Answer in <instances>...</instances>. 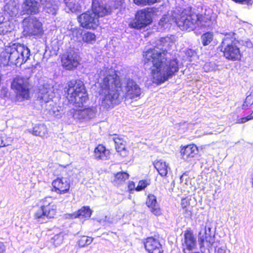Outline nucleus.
Here are the masks:
<instances>
[{
    "label": "nucleus",
    "mask_w": 253,
    "mask_h": 253,
    "mask_svg": "<svg viewBox=\"0 0 253 253\" xmlns=\"http://www.w3.org/2000/svg\"><path fill=\"white\" fill-rule=\"evenodd\" d=\"M245 46L249 48H251L253 46V44L250 40H248L245 43Z\"/></svg>",
    "instance_id": "49530a36"
},
{
    "label": "nucleus",
    "mask_w": 253,
    "mask_h": 253,
    "mask_svg": "<svg viewBox=\"0 0 253 253\" xmlns=\"http://www.w3.org/2000/svg\"><path fill=\"white\" fill-rule=\"evenodd\" d=\"M125 90L126 96L131 99L139 97L141 93L139 85L130 79H128L126 82Z\"/></svg>",
    "instance_id": "a211bd4d"
},
{
    "label": "nucleus",
    "mask_w": 253,
    "mask_h": 253,
    "mask_svg": "<svg viewBox=\"0 0 253 253\" xmlns=\"http://www.w3.org/2000/svg\"><path fill=\"white\" fill-rule=\"evenodd\" d=\"M216 253H226V250L223 248H219L216 251Z\"/></svg>",
    "instance_id": "09e8293b"
},
{
    "label": "nucleus",
    "mask_w": 253,
    "mask_h": 253,
    "mask_svg": "<svg viewBox=\"0 0 253 253\" xmlns=\"http://www.w3.org/2000/svg\"><path fill=\"white\" fill-rule=\"evenodd\" d=\"M11 5L10 4H7L6 6V8L8 9V10L10 9V7H11Z\"/></svg>",
    "instance_id": "864d4df0"
},
{
    "label": "nucleus",
    "mask_w": 253,
    "mask_h": 253,
    "mask_svg": "<svg viewBox=\"0 0 253 253\" xmlns=\"http://www.w3.org/2000/svg\"><path fill=\"white\" fill-rule=\"evenodd\" d=\"M30 55V50L27 46L22 44H14L5 49L3 64L21 66L27 61Z\"/></svg>",
    "instance_id": "39448f33"
},
{
    "label": "nucleus",
    "mask_w": 253,
    "mask_h": 253,
    "mask_svg": "<svg viewBox=\"0 0 253 253\" xmlns=\"http://www.w3.org/2000/svg\"><path fill=\"white\" fill-rule=\"evenodd\" d=\"M65 3L67 4V6L69 7L71 11L75 12L79 10V5L78 3L76 4L75 3H73V2L68 3L66 1H65Z\"/></svg>",
    "instance_id": "ea45409f"
},
{
    "label": "nucleus",
    "mask_w": 253,
    "mask_h": 253,
    "mask_svg": "<svg viewBox=\"0 0 253 253\" xmlns=\"http://www.w3.org/2000/svg\"><path fill=\"white\" fill-rule=\"evenodd\" d=\"M180 153L184 160L189 161L198 154V149L196 145L190 144L183 147Z\"/></svg>",
    "instance_id": "4be33fe9"
},
{
    "label": "nucleus",
    "mask_w": 253,
    "mask_h": 253,
    "mask_svg": "<svg viewBox=\"0 0 253 253\" xmlns=\"http://www.w3.org/2000/svg\"><path fill=\"white\" fill-rule=\"evenodd\" d=\"M67 98L76 107L82 108L88 100V94L84 83L80 80L70 81L68 84Z\"/></svg>",
    "instance_id": "20e7f679"
},
{
    "label": "nucleus",
    "mask_w": 253,
    "mask_h": 253,
    "mask_svg": "<svg viewBox=\"0 0 253 253\" xmlns=\"http://www.w3.org/2000/svg\"><path fill=\"white\" fill-rule=\"evenodd\" d=\"M101 104L106 108L113 107L120 102L121 84L119 77L112 68L103 67L99 73Z\"/></svg>",
    "instance_id": "f03ea898"
},
{
    "label": "nucleus",
    "mask_w": 253,
    "mask_h": 253,
    "mask_svg": "<svg viewBox=\"0 0 253 253\" xmlns=\"http://www.w3.org/2000/svg\"><path fill=\"white\" fill-rule=\"evenodd\" d=\"M91 214V211L88 207H83L77 212L70 214L72 218H79L80 219L89 218Z\"/></svg>",
    "instance_id": "a878e982"
},
{
    "label": "nucleus",
    "mask_w": 253,
    "mask_h": 253,
    "mask_svg": "<svg viewBox=\"0 0 253 253\" xmlns=\"http://www.w3.org/2000/svg\"><path fill=\"white\" fill-rule=\"evenodd\" d=\"M197 247V239L191 230L184 231L181 239V248L183 253H190L191 251L196 249Z\"/></svg>",
    "instance_id": "ddd939ff"
},
{
    "label": "nucleus",
    "mask_w": 253,
    "mask_h": 253,
    "mask_svg": "<svg viewBox=\"0 0 253 253\" xmlns=\"http://www.w3.org/2000/svg\"><path fill=\"white\" fill-rule=\"evenodd\" d=\"M151 22L150 12L146 10H142L137 12L135 19L130 22L129 26L132 28L140 29L150 24Z\"/></svg>",
    "instance_id": "9b49d317"
},
{
    "label": "nucleus",
    "mask_w": 253,
    "mask_h": 253,
    "mask_svg": "<svg viewBox=\"0 0 253 253\" xmlns=\"http://www.w3.org/2000/svg\"><path fill=\"white\" fill-rule=\"evenodd\" d=\"M194 54H195V52L192 50H189L187 51V54L188 55V56H192L194 55Z\"/></svg>",
    "instance_id": "3c124183"
},
{
    "label": "nucleus",
    "mask_w": 253,
    "mask_h": 253,
    "mask_svg": "<svg viewBox=\"0 0 253 253\" xmlns=\"http://www.w3.org/2000/svg\"><path fill=\"white\" fill-rule=\"evenodd\" d=\"M11 87L19 99H27L29 97V79L17 77L13 81Z\"/></svg>",
    "instance_id": "1a4fd4ad"
},
{
    "label": "nucleus",
    "mask_w": 253,
    "mask_h": 253,
    "mask_svg": "<svg viewBox=\"0 0 253 253\" xmlns=\"http://www.w3.org/2000/svg\"><path fill=\"white\" fill-rule=\"evenodd\" d=\"M5 246L2 242H0V253H5Z\"/></svg>",
    "instance_id": "c03bdc74"
},
{
    "label": "nucleus",
    "mask_w": 253,
    "mask_h": 253,
    "mask_svg": "<svg viewBox=\"0 0 253 253\" xmlns=\"http://www.w3.org/2000/svg\"><path fill=\"white\" fill-rule=\"evenodd\" d=\"M216 17V13L210 8L206 9L204 14H199L187 7L182 11L176 23L181 30L190 31L197 27L210 26L215 22Z\"/></svg>",
    "instance_id": "7ed1b4c3"
},
{
    "label": "nucleus",
    "mask_w": 253,
    "mask_h": 253,
    "mask_svg": "<svg viewBox=\"0 0 253 253\" xmlns=\"http://www.w3.org/2000/svg\"><path fill=\"white\" fill-rule=\"evenodd\" d=\"M173 44L169 37L162 38L158 41L157 46L144 52L145 62H151L153 64L151 74L155 83H164L178 71L177 59L169 58L167 52Z\"/></svg>",
    "instance_id": "f257e3e1"
},
{
    "label": "nucleus",
    "mask_w": 253,
    "mask_h": 253,
    "mask_svg": "<svg viewBox=\"0 0 253 253\" xmlns=\"http://www.w3.org/2000/svg\"><path fill=\"white\" fill-rule=\"evenodd\" d=\"M13 138L7 137L6 135H0V147H5L11 145L13 142Z\"/></svg>",
    "instance_id": "72a5a7b5"
},
{
    "label": "nucleus",
    "mask_w": 253,
    "mask_h": 253,
    "mask_svg": "<svg viewBox=\"0 0 253 253\" xmlns=\"http://www.w3.org/2000/svg\"><path fill=\"white\" fill-rule=\"evenodd\" d=\"M63 241V236L62 234H59L55 235L51 239V242L55 246H58L61 245Z\"/></svg>",
    "instance_id": "f704fd0d"
},
{
    "label": "nucleus",
    "mask_w": 253,
    "mask_h": 253,
    "mask_svg": "<svg viewBox=\"0 0 253 253\" xmlns=\"http://www.w3.org/2000/svg\"><path fill=\"white\" fill-rule=\"evenodd\" d=\"M238 44V41L236 40L234 33H226L221 45V51L223 52L224 56L233 61L239 60L241 58V54Z\"/></svg>",
    "instance_id": "423d86ee"
},
{
    "label": "nucleus",
    "mask_w": 253,
    "mask_h": 253,
    "mask_svg": "<svg viewBox=\"0 0 253 253\" xmlns=\"http://www.w3.org/2000/svg\"><path fill=\"white\" fill-rule=\"evenodd\" d=\"M93 238L87 236H82L78 241V245L80 248L84 247L90 245L93 241Z\"/></svg>",
    "instance_id": "7c9ffc66"
},
{
    "label": "nucleus",
    "mask_w": 253,
    "mask_h": 253,
    "mask_svg": "<svg viewBox=\"0 0 253 253\" xmlns=\"http://www.w3.org/2000/svg\"><path fill=\"white\" fill-rule=\"evenodd\" d=\"M52 191L57 194H63L67 193L70 188V182L67 177H57L52 182Z\"/></svg>",
    "instance_id": "2eb2a0df"
},
{
    "label": "nucleus",
    "mask_w": 253,
    "mask_h": 253,
    "mask_svg": "<svg viewBox=\"0 0 253 253\" xmlns=\"http://www.w3.org/2000/svg\"><path fill=\"white\" fill-rule=\"evenodd\" d=\"M39 97L44 102H48L55 96L54 89L52 84L45 83L39 88Z\"/></svg>",
    "instance_id": "f3484780"
},
{
    "label": "nucleus",
    "mask_w": 253,
    "mask_h": 253,
    "mask_svg": "<svg viewBox=\"0 0 253 253\" xmlns=\"http://www.w3.org/2000/svg\"><path fill=\"white\" fill-rule=\"evenodd\" d=\"M128 174L125 172H118L115 176L113 179V183L116 186H119L124 182L128 179Z\"/></svg>",
    "instance_id": "c85d7f7f"
},
{
    "label": "nucleus",
    "mask_w": 253,
    "mask_h": 253,
    "mask_svg": "<svg viewBox=\"0 0 253 253\" xmlns=\"http://www.w3.org/2000/svg\"><path fill=\"white\" fill-rule=\"evenodd\" d=\"M158 0H133L134 2L137 5L150 4L156 2Z\"/></svg>",
    "instance_id": "4c0bfd02"
},
{
    "label": "nucleus",
    "mask_w": 253,
    "mask_h": 253,
    "mask_svg": "<svg viewBox=\"0 0 253 253\" xmlns=\"http://www.w3.org/2000/svg\"><path fill=\"white\" fill-rule=\"evenodd\" d=\"M97 17H103L109 14L111 11L105 0H92V10Z\"/></svg>",
    "instance_id": "dca6fc26"
},
{
    "label": "nucleus",
    "mask_w": 253,
    "mask_h": 253,
    "mask_svg": "<svg viewBox=\"0 0 253 253\" xmlns=\"http://www.w3.org/2000/svg\"><path fill=\"white\" fill-rule=\"evenodd\" d=\"M112 139L115 143L116 149L120 155L123 157L126 156L127 152L126 149L125 141L116 135L113 136Z\"/></svg>",
    "instance_id": "393cba45"
},
{
    "label": "nucleus",
    "mask_w": 253,
    "mask_h": 253,
    "mask_svg": "<svg viewBox=\"0 0 253 253\" xmlns=\"http://www.w3.org/2000/svg\"><path fill=\"white\" fill-rule=\"evenodd\" d=\"M253 107V91L248 95L243 105L244 109H251Z\"/></svg>",
    "instance_id": "2f4dec72"
},
{
    "label": "nucleus",
    "mask_w": 253,
    "mask_h": 253,
    "mask_svg": "<svg viewBox=\"0 0 253 253\" xmlns=\"http://www.w3.org/2000/svg\"><path fill=\"white\" fill-rule=\"evenodd\" d=\"M82 40L86 43H92L96 40V36L93 33L87 32L83 35Z\"/></svg>",
    "instance_id": "c756f323"
},
{
    "label": "nucleus",
    "mask_w": 253,
    "mask_h": 253,
    "mask_svg": "<svg viewBox=\"0 0 253 253\" xmlns=\"http://www.w3.org/2000/svg\"><path fill=\"white\" fill-rule=\"evenodd\" d=\"M146 204L150 211L155 215L159 216L162 214V211L157 202L156 197L153 194L148 195Z\"/></svg>",
    "instance_id": "412c9836"
},
{
    "label": "nucleus",
    "mask_w": 253,
    "mask_h": 253,
    "mask_svg": "<svg viewBox=\"0 0 253 253\" xmlns=\"http://www.w3.org/2000/svg\"><path fill=\"white\" fill-rule=\"evenodd\" d=\"M253 119L252 117H251V114L246 117L241 118L240 119H238L237 121V123H240V124H243L247 121L251 120Z\"/></svg>",
    "instance_id": "a19ab883"
},
{
    "label": "nucleus",
    "mask_w": 253,
    "mask_h": 253,
    "mask_svg": "<svg viewBox=\"0 0 253 253\" xmlns=\"http://www.w3.org/2000/svg\"><path fill=\"white\" fill-rule=\"evenodd\" d=\"M213 39V34L211 32H207L203 34L201 37V40L204 45L209 44Z\"/></svg>",
    "instance_id": "473e14b6"
},
{
    "label": "nucleus",
    "mask_w": 253,
    "mask_h": 253,
    "mask_svg": "<svg viewBox=\"0 0 253 253\" xmlns=\"http://www.w3.org/2000/svg\"><path fill=\"white\" fill-rule=\"evenodd\" d=\"M17 12H18V10H17V8L13 7L11 9V10L10 12H9L8 13H9V15H10L11 16H12L13 15H15L17 13Z\"/></svg>",
    "instance_id": "79ce46f5"
},
{
    "label": "nucleus",
    "mask_w": 253,
    "mask_h": 253,
    "mask_svg": "<svg viewBox=\"0 0 253 253\" xmlns=\"http://www.w3.org/2000/svg\"><path fill=\"white\" fill-rule=\"evenodd\" d=\"M79 60L80 57L77 53L70 52L62 55V65L66 70H74L79 65Z\"/></svg>",
    "instance_id": "4468645a"
},
{
    "label": "nucleus",
    "mask_w": 253,
    "mask_h": 253,
    "mask_svg": "<svg viewBox=\"0 0 253 253\" xmlns=\"http://www.w3.org/2000/svg\"><path fill=\"white\" fill-rule=\"evenodd\" d=\"M128 189L130 190H132L133 189H134L135 188V184H134V183L132 181L131 182H130L129 183V184H128Z\"/></svg>",
    "instance_id": "de8ad7c7"
},
{
    "label": "nucleus",
    "mask_w": 253,
    "mask_h": 253,
    "mask_svg": "<svg viewBox=\"0 0 253 253\" xmlns=\"http://www.w3.org/2000/svg\"><path fill=\"white\" fill-rule=\"evenodd\" d=\"M154 167L162 176H166L170 169L169 165L162 160L155 162Z\"/></svg>",
    "instance_id": "bb28decb"
},
{
    "label": "nucleus",
    "mask_w": 253,
    "mask_h": 253,
    "mask_svg": "<svg viewBox=\"0 0 253 253\" xmlns=\"http://www.w3.org/2000/svg\"><path fill=\"white\" fill-rule=\"evenodd\" d=\"M150 183L149 180H142L139 181L137 186L135 189L137 191H140L143 190Z\"/></svg>",
    "instance_id": "c9c22d12"
},
{
    "label": "nucleus",
    "mask_w": 253,
    "mask_h": 253,
    "mask_svg": "<svg viewBox=\"0 0 253 253\" xmlns=\"http://www.w3.org/2000/svg\"><path fill=\"white\" fill-rule=\"evenodd\" d=\"M210 64H211L210 63H206L205 64V65L204 66V69L205 70V71L208 72V71H210L213 69V68H212V67H211V68H209Z\"/></svg>",
    "instance_id": "37998d69"
},
{
    "label": "nucleus",
    "mask_w": 253,
    "mask_h": 253,
    "mask_svg": "<svg viewBox=\"0 0 253 253\" xmlns=\"http://www.w3.org/2000/svg\"><path fill=\"white\" fill-rule=\"evenodd\" d=\"M78 40L80 41H81V39H79V38H78Z\"/></svg>",
    "instance_id": "4d7b16f0"
},
{
    "label": "nucleus",
    "mask_w": 253,
    "mask_h": 253,
    "mask_svg": "<svg viewBox=\"0 0 253 253\" xmlns=\"http://www.w3.org/2000/svg\"><path fill=\"white\" fill-rule=\"evenodd\" d=\"M209 232H210V230H211V228H209Z\"/></svg>",
    "instance_id": "6e6d98bb"
},
{
    "label": "nucleus",
    "mask_w": 253,
    "mask_h": 253,
    "mask_svg": "<svg viewBox=\"0 0 253 253\" xmlns=\"http://www.w3.org/2000/svg\"><path fill=\"white\" fill-rule=\"evenodd\" d=\"M40 2L43 6L44 11L52 15L56 13L58 10V5L53 0H39Z\"/></svg>",
    "instance_id": "5701e85b"
},
{
    "label": "nucleus",
    "mask_w": 253,
    "mask_h": 253,
    "mask_svg": "<svg viewBox=\"0 0 253 253\" xmlns=\"http://www.w3.org/2000/svg\"><path fill=\"white\" fill-rule=\"evenodd\" d=\"M116 1H117V2L119 1V2H120V4H118V5L117 6H116V8H118L119 6L122 5L123 2H122V0H116Z\"/></svg>",
    "instance_id": "603ef678"
},
{
    "label": "nucleus",
    "mask_w": 253,
    "mask_h": 253,
    "mask_svg": "<svg viewBox=\"0 0 253 253\" xmlns=\"http://www.w3.org/2000/svg\"><path fill=\"white\" fill-rule=\"evenodd\" d=\"M191 199L187 197L183 198L181 200V205L183 209L185 210L186 211L189 210V207L190 206V201Z\"/></svg>",
    "instance_id": "e433bc0d"
},
{
    "label": "nucleus",
    "mask_w": 253,
    "mask_h": 253,
    "mask_svg": "<svg viewBox=\"0 0 253 253\" xmlns=\"http://www.w3.org/2000/svg\"><path fill=\"white\" fill-rule=\"evenodd\" d=\"M32 133L34 135L44 137L47 136V129L45 125L41 124L34 126Z\"/></svg>",
    "instance_id": "cd10ccee"
},
{
    "label": "nucleus",
    "mask_w": 253,
    "mask_h": 253,
    "mask_svg": "<svg viewBox=\"0 0 253 253\" xmlns=\"http://www.w3.org/2000/svg\"><path fill=\"white\" fill-rule=\"evenodd\" d=\"M97 113V108L95 106L85 107L83 109H73L69 112L71 115L76 120L80 122L88 121L94 118Z\"/></svg>",
    "instance_id": "9d476101"
},
{
    "label": "nucleus",
    "mask_w": 253,
    "mask_h": 253,
    "mask_svg": "<svg viewBox=\"0 0 253 253\" xmlns=\"http://www.w3.org/2000/svg\"><path fill=\"white\" fill-rule=\"evenodd\" d=\"M205 234H206V235L207 234L206 227H205ZM201 233L200 232L199 234V235H200L199 240L201 243H203L204 241L205 238H206V236L205 237H204V236H201Z\"/></svg>",
    "instance_id": "a18cd8bd"
},
{
    "label": "nucleus",
    "mask_w": 253,
    "mask_h": 253,
    "mask_svg": "<svg viewBox=\"0 0 253 253\" xmlns=\"http://www.w3.org/2000/svg\"><path fill=\"white\" fill-rule=\"evenodd\" d=\"M78 21L83 28L95 29L99 25L98 17L92 11H87L80 15Z\"/></svg>",
    "instance_id": "f8f14e48"
},
{
    "label": "nucleus",
    "mask_w": 253,
    "mask_h": 253,
    "mask_svg": "<svg viewBox=\"0 0 253 253\" xmlns=\"http://www.w3.org/2000/svg\"><path fill=\"white\" fill-rule=\"evenodd\" d=\"M145 249L149 253H162V246L159 241L153 238L148 237L144 243Z\"/></svg>",
    "instance_id": "aec40b11"
},
{
    "label": "nucleus",
    "mask_w": 253,
    "mask_h": 253,
    "mask_svg": "<svg viewBox=\"0 0 253 253\" xmlns=\"http://www.w3.org/2000/svg\"><path fill=\"white\" fill-rule=\"evenodd\" d=\"M23 32L27 36L40 38L43 34L42 23L35 17L25 19L23 20Z\"/></svg>",
    "instance_id": "6e6552de"
},
{
    "label": "nucleus",
    "mask_w": 253,
    "mask_h": 253,
    "mask_svg": "<svg viewBox=\"0 0 253 253\" xmlns=\"http://www.w3.org/2000/svg\"><path fill=\"white\" fill-rule=\"evenodd\" d=\"M251 117L253 119V111L251 113Z\"/></svg>",
    "instance_id": "5fc2aeb1"
},
{
    "label": "nucleus",
    "mask_w": 253,
    "mask_h": 253,
    "mask_svg": "<svg viewBox=\"0 0 253 253\" xmlns=\"http://www.w3.org/2000/svg\"><path fill=\"white\" fill-rule=\"evenodd\" d=\"M74 34H76L77 36L82 35V30H77L74 32Z\"/></svg>",
    "instance_id": "8fccbe9b"
},
{
    "label": "nucleus",
    "mask_w": 253,
    "mask_h": 253,
    "mask_svg": "<svg viewBox=\"0 0 253 253\" xmlns=\"http://www.w3.org/2000/svg\"><path fill=\"white\" fill-rule=\"evenodd\" d=\"M51 198L46 197L41 201L42 205L35 213L34 217L39 222L43 223L45 218H53L56 213V205L53 203Z\"/></svg>",
    "instance_id": "0eeeda50"
},
{
    "label": "nucleus",
    "mask_w": 253,
    "mask_h": 253,
    "mask_svg": "<svg viewBox=\"0 0 253 253\" xmlns=\"http://www.w3.org/2000/svg\"><path fill=\"white\" fill-rule=\"evenodd\" d=\"M169 20L167 16H163L159 21V25L162 27V28H167L169 24L168 23Z\"/></svg>",
    "instance_id": "58836bf2"
},
{
    "label": "nucleus",
    "mask_w": 253,
    "mask_h": 253,
    "mask_svg": "<svg viewBox=\"0 0 253 253\" xmlns=\"http://www.w3.org/2000/svg\"><path fill=\"white\" fill-rule=\"evenodd\" d=\"M94 156L96 159L105 160L109 157L110 152L104 146L99 145L94 149Z\"/></svg>",
    "instance_id": "b1692460"
},
{
    "label": "nucleus",
    "mask_w": 253,
    "mask_h": 253,
    "mask_svg": "<svg viewBox=\"0 0 253 253\" xmlns=\"http://www.w3.org/2000/svg\"><path fill=\"white\" fill-rule=\"evenodd\" d=\"M40 4L35 0H25L22 3L21 8L23 14L34 15L39 12Z\"/></svg>",
    "instance_id": "6ab92c4d"
}]
</instances>
